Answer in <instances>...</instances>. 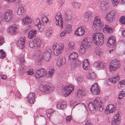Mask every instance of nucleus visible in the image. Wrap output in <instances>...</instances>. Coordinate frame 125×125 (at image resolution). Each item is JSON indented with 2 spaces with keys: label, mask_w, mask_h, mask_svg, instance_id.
<instances>
[{
  "label": "nucleus",
  "mask_w": 125,
  "mask_h": 125,
  "mask_svg": "<svg viewBox=\"0 0 125 125\" xmlns=\"http://www.w3.org/2000/svg\"><path fill=\"white\" fill-rule=\"evenodd\" d=\"M101 104L100 98L97 97L93 100V101L89 102L88 106L90 111L97 110L101 111L103 109Z\"/></svg>",
  "instance_id": "f257e3e1"
},
{
  "label": "nucleus",
  "mask_w": 125,
  "mask_h": 125,
  "mask_svg": "<svg viewBox=\"0 0 125 125\" xmlns=\"http://www.w3.org/2000/svg\"><path fill=\"white\" fill-rule=\"evenodd\" d=\"M42 21L43 24L42 23L40 22V20L39 18L36 19L34 24L36 26L38 27L39 29V31L40 32H42L44 30L45 24L46 22L49 21V20L45 15H44L42 18Z\"/></svg>",
  "instance_id": "f03ea898"
},
{
  "label": "nucleus",
  "mask_w": 125,
  "mask_h": 125,
  "mask_svg": "<svg viewBox=\"0 0 125 125\" xmlns=\"http://www.w3.org/2000/svg\"><path fill=\"white\" fill-rule=\"evenodd\" d=\"M93 41L97 44H102L104 42V36L101 33L96 32L93 35Z\"/></svg>",
  "instance_id": "7ed1b4c3"
},
{
  "label": "nucleus",
  "mask_w": 125,
  "mask_h": 125,
  "mask_svg": "<svg viewBox=\"0 0 125 125\" xmlns=\"http://www.w3.org/2000/svg\"><path fill=\"white\" fill-rule=\"evenodd\" d=\"M64 45L63 44L57 43L54 44L53 46L54 55L58 56L62 53L64 50Z\"/></svg>",
  "instance_id": "20e7f679"
},
{
  "label": "nucleus",
  "mask_w": 125,
  "mask_h": 125,
  "mask_svg": "<svg viewBox=\"0 0 125 125\" xmlns=\"http://www.w3.org/2000/svg\"><path fill=\"white\" fill-rule=\"evenodd\" d=\"M121 65L119 60L115 59H113L110 65V70H115L120 68Z\"/></svg>",
  "instance_id": "39448f33"
},
{
  "label": "nucleus",
  "mask_w": 125,
  "mask_h": 125,
  "mask_svg": "<svg viewBox=\"0 0 125 125\" xmlns=\"http://www.w3.org/2000/svg\"><path fill=\"white\" fill-rule=\"evenodd\" d=\"M93 23L94 27L97 30L101 29L104 25L103 22L101 21L100 18L97 16L95 17Z\"/></svg>",
  "instance_id": "423d86ee"
},
{
  "label": "nucleus",
  "mask_w": 125,
  "mask_h": 125,
  "mask_svg": "<svg viewBox=\"0 0 125 125\" xmlns=\"http://www.w3.org/2000/svg\"><path fill=\"white\" fill-rule=\"evenodd\" d=\"M62 14L59 12L55 16L56 23V25L59 26L61 29L63 27V21L62 18Z\"/></svg>",
  "instance_id": "0eeeda50"
},
{
  "label": "nucleus",
  "mask_w": 125,
  "mask_h": 125,
  "mask_svg": "<svg viewBox=\"0 0 125 125\" xmlns=\"http://www.w3.org/2000/svg\"><path fill=\"white\" fill-rule=\"evenodd\" d=\"M39 89L42 92L47 93H49L53 90L52 88L48 85H43L41 84L39 86Z\"/></svg>",
  "instance_id": "6e6552de"
},
{
  "label": "nucleus",
  "mask_w": 125,
  "mask_h": 125,
  "mask_svg": "<svg viewBox=\"0 0 125 125\" xmlns=\"http://www.w3.org/2000/svg\"><path fill=\"white\" fill-rule=\"evenodd\" d=\"M91 93L94 95H97L100 94V90L99 86L96 83H94L90 89Z\"/></svg>",
  "instance_id": "1a4fd4ad"
},
{
  "label": "nucleus",
  "mask_w": 125,
  "mask_h": 125,
  "mask_svg": "<svg viewBox=\"0 0 125 125\" xmlns=\"http://www.w3.org/2000/svg\"><path fill=\"white\" fill-rule=\"evenodd\" d=\"M12 10H10L6 11L4 14V19L6 22H9L12 19Z\"/></svg>",
  "instance_id": "9d476101"
},
{
  "label": "nucleus",
  "mask_w": 125,
  "mask_h": 125,
  "mask_svg": "<svg viewBox=\"0 0 125 125\" xmlns=\"http://www.w3.org/2000/svg\"><path fill=\"white\" fill-rule=\"evenodd\" d=\"M52 53V52L50 49L46 48L44 52L42 58H43L46 61H48L51 58V56Z\"/></svg>",
  "instance_id": "9b49d317"
},
{
  "label": "nucleus",
  "mask_w": 125,
  "mask_h": 125,
  "mask_svg": "<svg viewBox=\"0 0 125 125\" xmlns=\"http://www.w3.org/2000/svg\"><path fill=\"white\" fill-rule=\"evenodd\" d=\"M120 112H118L112 118L111 124L112 125H118L120 123Z\"/></svg>",
  "instance_id": "f8f14e48"
},
{
  "label": "nucleus",
  "mask_w": 125,
  "mask_h": 125,
  "mask_svg": "<svg viewBox=\"0 0 125 125\" xmlns=\"http://www.w3.org/2000/svg\"><path fill=\"white\" fill-rule=\"evenodd\" d=\"M17 12L18 15H23L25 12L26 10L24 9V5L22 4L19 3L18 5V7Z\"/></svg>",
  "instance_id": "ddd939ff"
},
{
  "label": "nucleus",
  "mask_w": 125,
  "mask_h": 125,
  "mask_svg": "<svg viewBox=\"0 0 125 125\" xmlns=\"http://www.w3.org/2000/svg\"><path fill=\"white\" fill-rule=\"evenodd\" d=\"M94 67L98 70H103L105 67V64L103 62H95L93 65Z\"/></svg>",
  "instance_id": "4468645a"
},
{
  "label": "nucleus",
  "mask_w": 125,
  "mask_h": 125,
  "mask_svg": "<svg viewBox=\"0 0 125 125\" xmlns=\"http://www.w3.org/2000/svg\"><path fill=\"white\" fill-rule=\"evenodd\" d=\"M115 13L113 11H111L107 14L105 17L106 20L109 22H111L113 20Z\"/></svg>",
  "instance_id": "2eb2a0df"
},
{
  "label": "nucleus",
  "mask_w": 125,
  "mask_h": 125,
  "mask_svg": "<svg viewBox=\"0 0 125 125\" xmlns=\"http://www.w3.org/2000/svg\"><path fill=\"white\" fill-rule=\"evenodd\" d=\"M116 39L113 36H112L109 38L107 43V45L110 48L114 47L115 44Z\"/></svg>",
  "instance_id": "dca6fc26"
},
{
  "label": "nucleus",
  "mask_w": 125,
  "mask_h": 125,
  "mask_svg": "<svg viewBox=\"0 0 125 125\" xmlns=\"http://www.w3.org/2000/svg\"><path fill=\"white\" fill-rule=\"evenodd\" d=\"M74 88V86L72 84H70L68 86H65L64 87V90L65 94L67 96L69 95L71 93Z\"/></svg>",
  "instance_id": "f3484780"
},
{
  "label": "nucleus",
  "mask_w": 125,
  "mask_h": 125,
  "mask_svg": "<svg viewBox=\"0 0 125 125\" xmlns=\"http://www.w3.org/2000/svg\"><path fill=\"white\" fill-rule=\"evenodd\" d=\"M35 98V94L34 93H30L27 97L28 102L32 104L34 103Z\"/></svg>",
  "instance_id": "a211bd4d"
},
{
  "label": "nucleus",
  "mask_w": 125,
  "mask_h": 125,
  "mask_svg": "<svg viewBox=\"0 0 125 125\" xmlns=\"http://www.w3.org/2000/svg\"><path fill=\"white\" fill-rule=\"evenodd\" d=\"M46 71H37L35 76L36 78L38 79L41 77H43L47 74Z\"/></svg>",
  "instance_id": "6ab92c4d"
},
{
  "label": "nucleus",
  "mask_w": 125,
  "mask_h": 125,
  "mask_svg": "<svg viewBox=\"0 0 125 125\" xmlns=\"http://www.w3.org/2000/svg\"><path fill=\"white\" fill-rule=\"evenodd\" d=\"M25 38H21L17 42L18 46L20 48L22 49L24 47V44L25 43Z\"/></svg>",
  "instance_id": "aec40b11"
},
{
  "label": "nucleus",
  "mask_w": 125,
  "mask_h": 125,
  "mask_svg": "<svg viewBox=\"0 0 125 125\" xmlns=\"http://www.w3.org/2000/svg\"><path fill=\"white\" fill-rule=\"evenodd\" d=\"M87 78L91 80H93L96 78V75L94 72L92 71H89L86 73Z\"/></svg>",
  "instance_id": "412c9836"
},
{
  "label": "nucleus",
  "mask_w": 125,
  "mask_h": 125,
  "mask_svg": "<svg viewBox=\"0 0 125 125\" xmlns=\"http://www.w3.org/2000/svg\"><path fill=\"white\" fill-rule=\"evenodd\" d=\"M67 106V102L65 101H63L61 103H58L57 104V107L58 109L64 110L65 108Z\"/></svg>",
  "instance_id": "4be33fe9"
},
{
  "label": "nucleus",
  "mask_w": 125,
  "mask_h": 125,
  "mask_svg": "<svg viewBox=\"0 0 125 125\" xmlns=\"http://www.w3.org/2000/svg\"><path fill=\"white\" fill-rule=\"evenodd\" d=\"M17 25L15 24H13L10 26L9 31L12 34L15 35L17 33Z\"/></svg>",
  "instance_id": "5701e85b"
},
{
  "label": "nucleus",
  "mask_w": 125,
  "mask_h": 125,
  "mask_svg": "<svg viewBox=\"0 0 125 125\" xmlns=\"http://www.w3.org/2000/svg\"><path fill=\"white\" fill-rule=\"evenodd\" d=\"M85 33L84 30L82 27L78 28L75 31L74 34L77 36H80L83 35Z\"/></svg>",
  "instance_id": "b1692460"
},
{
  "label": "nucleus",
  "mask_w": 125,
  "mask_h": 125,
  "mask_svg": "<svg viewBox=\"0 0 125 125\" xmlns=\"http://www.w3.org/2000/svg\"><path fill=\"white\" fill-rule=\"evenodd\" d=\"M81 63L80 61L78 60H76L73 62L71 64V67L72 69L74 70L76 67H78Z\"/></svg>",
  "instance_id": "393cba45"
},
{
  "label": "nucleus",
  "mask_w": 125,
  "mask_h": 125,
  "mask_svg": "<svg viewBox=\"0 0 125 125\" xmlns=\"http://www.w3.org/2000/svg\"><path fill=\"white\" fill-rule=\"evenodd\" d=\"M21 20L23 22L22 24L24 25H28L31 24L32 21V20L31 18L29 17L26 16V18L22 19Z\"/></svg>",
  "instance_id": "a878e982"
},
{
  "label": "nucleus",
  "mask_w": 125,
  "mask_h": 125,
  "mask_svg": "<svg viewBox=\"0 0 125 125\" xmlns=\"http://www.w3.org/2000/svg\"><path fill=\"white\" fill-rule=\"evenodd\" d=\"M120 77L118 74L115 75L114 77L111 78H109L108 80L109 81L113 83H117L119 80Z\"/></svg>",
  "instance_id": "bb28decb"
},
{
  "label": "nucleus",
  "mask_w": 125,
  "mask_h": 125,
  "mask_svg": "<svg viewBox=\"0 0 125 125\" xmlns=\"http://www.w3.org/2000/svg\"><path fill=\"white\" fill-rule=\"evenodd\" d=\"M90 63L88 59L85 60L83 62V68L84 70H89Z\"/></svg>",
  "instance_id": "cd10ccee"
},
{
  "label": "nucleus",
  "mask_w": 125,
  "mask_h": 125,
  "mask_svg": "<svg viewBox=\"0 0 125 125\" xmlns=\"http://www.w3.org/2000/svg\"><path fill=\"white\" fill-rule=\"evenodd\" d=\"M37 32L36 30H30L28 34V38L29 39H31L35 37Z\"/></svg>",
  "instance_id": "c85d7f7f"
},
{
  "label": "nucleus",
  "mask_w": 125,
  "mask_h": 125,
  "mask_svg": "<svg viewBox=\"0 0 125 125\" xmlns=\"http://www.w3.org/2000/svg\"><path fill=\"white\" fill-rule=\"evenodd\" d=\"M100 8L103 10H105L108 7V2L106 1H102L100 4Z\"/></svg>",
  "instance_id": "c756f323"
},
{
  "label": "nucleus",
  "mask_w": 125,
  "mask_h": 125,
  "mask_svg": "<svg viewBox=\"0 0 125 125\" xmlns=\"http://www.w3.org/2000/svg\"><path fill=\"white\" fill-rule=\"evenodd\" d=\"M85 92V91L83 88L80 87L79 88L77 91L76 93V97L77 98H79L80 96L83 95H84V93Z\"/></svg>",
  "instance_id": "7c9ffc66"
},
{
  "label": "nucleus",
  "mask_w": 125,
  "mask_h": 125,
  "mask_svg": "<svg viewBox=\"0 0 125 125\" xmlns=\"http://www.w3.org/2000/svg\"><path fill=\"white\" fill-rule=\"evenodd\" d=\"M65 21L66 23L69 24L73 22L72 16L70 15H67L65 17Z\"/></svg>",
  "instance_id": "2f4dec72"
},
{
  "label": "nucleus",
  "mask_w": 125,
  "mask_h": 125,
  "mask_svg": "<svg viewBox=\"0 0 125 125\" xmlns=\"http://www.w3.org/2000/svg\"><path fill=\"white\" fill-rule=\"evenodd\" d=\"M66 62L65 59L63 58L58 60L56 64L58 67H61V66L65 64Z\"/></svg>",
  "instance_id": "473e14b6"
},
{
  "label": "nucleus",
  "mask_w": 125,
  "mask_h": 125,
  "mask_svg": "<svg viewBox=\"0 0 125 125\" xmlns=\"http://www.w3.org/2000/svg\"><path fill=\"white\" fill-rule=\"evenodd\" d=\"M35 46L38 47H40L42 43V40L40 38H37L34 40Z\"/></svg>",
  "instance_id": "72a5a7b5"
},
{
  "label": "nucleus",
  "mask_w": 125,
  "mask_h": 125,
  "mask_svg": "<svg viewBox=\"0 0 125 125\" xmlns=\"http://www.w3.org/2000/svg\"><path fill=\"white\" fill-rule=\"evenodd\" d=\"M24 55L22 54H20L19 57V61L20 64H23L25 63V60L24 59Z\"/></svg>",
  "instance_id": "f704fd0d"
},
{
  "label": "nucleus",
  "mask_w": 125,
  "mask_h": 125,
  "mask_svg": "<svg viewBox=\"0 0 125 125\" xmlns=\"http://www.w3.org/2000/svg\"><path fill=\"white\" fill-rule=\"evenodd\" d=\"M72 31V26L71 24H68L65 30L66 33H70Z\"/></svg>",
  "instance_id": "c9c22d12"
},
{
  "label": "nucleus",
  "mask_w": 125,
  "mask_h": 125,
  "mask_svg": "<svg viewBox=\"0 0 125 125\" xmlns=\"http://www.w3.org/2000/svg\"><path fill=\"white\" fill-rule=\"evenodd\" d=\"M54 112V111L52 109H48L46 111V114L48 117H50L52 114Z\"/></svg>",
  "instance_id": "e433bc0d"
},
{
  "label": "nucleus",
  "mask_w": 125,
  "mask_h": 125,
  "mask_svg": "<svg viewBox=\"0 0 125 125\" xmlns=\"http://www.w3.org/2000/svg\"><path fill=\"white\" fill-rule=\"evenodd\" d=\"M117 87L119 89L125 87V81H122L119 82L117 84Z\"/></svg>",
  "instance_id": "4c0bfd02"
},
{
  "label": "nucleus",
  "mask_w": 125,
  "mask_h": 125,
  "mask_svg": "<svg viewBox=\"0 0 125 125\" xmlns=\"http://www.w3.org/2000/svg\"><path fill=\"white\" fill-rule=\"evenodd\" d=\"M109 110L110 113H112L114 112L115 109L114 106L112 104H109L107 106Z\"/></svg>",
  "instance_id": "58836bf2"
},
{
  "label": "nucleus",
  "mask_w": 125,
  "mask_h": 125,
  "mask_svg": "<svg viewBox=\"0 0 125 125\" xmlns=\"http://www.w3.org/2000/svg\"><path fill=\"white\" fill-rule=\"evenodd\" d=\"M78 56L77 54L74 52L71 53L69 56V59H75Z\"/></svg>",
  "instance_id": "ea45409f"
},
{
  "label": "nucleus",
  "mask_w": 125,
  "mask_h": 125,
  "mask_svg": "<svg viewBox=\"0 0 125 125\" xmlns=\"http://www.w3.org/2000/svg\"><path fill=\"white\" fill-rule=\"evenodd\" d=\"M93 16V14L90 11L86 12L85 14V17L87 19L90 18Z\"/></svg>",
  "instance_id": "a19ab883"
},
{
  "label": "nucleus",
  "mask_w": 125,
  "mask_h": 125,
  "mask_svg": "<svg viewBox=\"0 0 125 125\" xmlns=\"http://www.w3.org/2000/svg\"><path fill=\"white\" fill-rule=\"evenodd\" d=\"M81 42V46H83L84 47L86 48H87V46H88V42L86 39H84Z\"/></svg>",
  "instance_id": "79ce46f5"
},
{
  "label": "nucleus",
  "mask_w": 125,
  "mask_h": 125,
  "mask_svg": "<svg viewBox=\"0 0 125 125\" xmlns=\"http://www.w3.org/2000/svg\"><path fill=\"white\" fill-rule=\"evenodd\" d=\"M40 57V56L38 53H34L33 54L30 56V58L31 59H38L39 57Z\"/></svg>",
  "instance_id": "37998d69"
},
{
  "label": "nucleus",
  "mask_w": 125,
  "mask_h": 125,
  "mask_svg": "<svg viewBox=\"0 0 125 125\" xmlns=\"http://www.w3.org/2000/svg\"><path fill=\"white\" fill-rule=\"evenodd\" d=\"M86 47H84L83 46H81L79 50V52L80 53H84L85 52V48Z\"/></svg>",
  "instance_id": "c03bdc74"
},
{
  "label": "nucleus",
  "mask_w": 125,
  "mask_h": 125,
  "mask_svg": "<svg viewBox=\"0 0 125 125\" xmlns=\"http://www.w3.org/2000/svg\"><path fill=\"white\" fill-rule=\"evenodd\" d=\"M0 58L2 59L4 58L6 56V53L4 52L3 51V50L1 49L0 50Z\"/></svg>",
  "instance_id": "a18cd8bd"
},
{
  "label": "nucleus",
  "mask_w": 125,
  "mask_h": 125,
  "mask_svg": "<svg viewBox=\"0 0 125 125\" xmlns=\"http://www.w3.org/2000/svg\"><path fill=\"white\" fill-rule=\"evenodd\" d=\"M119 21L121 23L125 24V16L121 17Z\"/></svg>",
  "instance_id": "49530a36"
},
{
  "label": "nucleus",
  "mask_w": 125,
  "mask_h": 125,
  "mask_svg": "<svg viewBox=\"0 0 125 125\" xmlns=\"http://www.w3.org/2000/svg\"><path fill=\"white\" fill-rule=\"evenodd\" d=\"M104 29H105V30H106L108 33H110L112 32L113 31L112 29L109 28L107 25H105V27Z\"/></svg>",
  "instance_id": "de8ad7c7"
},
{
  "label": "nucleus",
  "mask_w": 125,
  "mask_h": 125,
  "mask_svg": "<svg viewBox=\"0 0 125 125\" xmlns=\"http://www.w3.org/2000/svg\"><path fill=\"white\" fill-rule=\"evenodd\" d=\"M46 36L47 37H50L52 33V31L51 30H48L46 32Z\"/></svg>",
  "instance_id": "09e8293b"
},
{
  "label": "nucleus",
  "mask_w": 125,
  "mask_h": 125,
  "mask_svg": "<svg viewBox=\"0 0 125 125\" xmlns=\"http://www.w3.org/2000/svg\"><path fill=\"white\" fill-rule=\"evenodd\" d=\"M73 5L76 9L79 8L80 6V4L79 3L76 2L73 3Z\"/></svg>",
  "instance_id": "8fccbe9b"
},
{
  "label": "nucleus",
  "mask_w": 125,
  "mask_h": 125,
  "mask_svg": "<svg viewBox=\"0 0 125 125\" xmlns=\"http://www.w3.org/2000/svg\"><path fill=\"white\" fill-rule=\"evenodd\" d=\"M74 44L73 42H69L68 44V48L70 49H73L74 46Z\"/></svg>",
  "instance_id": "3c124183"
},
{
  "label": "nucleus",
  "mask_w": 125,
  "mask_h": 125,
  "mask_svg": "<svg viewBox=\"0 0 125 125\" xmlns=\"http://www.w3.org/2000/svg\"><path fill=\"white\" fill-rule=\"evenodd\" d=\"M29 46L31 48H33L34 47H36L34 40H33L31 42H30Z\"/></svg>",
  "instance_id": "603ef678"
},
{
  "label": "nucleus",
  "mask_w": 125,
  "mask_h": 125,
  "mask_svg": "<svg viewBox=\"0 0 125 125\" xmlns=\"http://www.w3.org/2000/svg\"><path fill=\"white\" fill-rule=\"evenodd\" d=\"M118 0H111L114 6H117L118 3Z\"/></svg>",
  "instance_id": "864d4df0"
},
{
  "label": "nucleus",
  "mask_w": 125,
  "mask_h": 125,
  "mask_svg": "<svg viewBox=\"0 0 125 125\" xmlns=\"http://www.w3.org/2000/svg\"><path fill=\"white\" fill-rule=\"evenodd\" d=\"M3 21V18L2 14L0 13V24H2Z\"/></svg>",
  "instance_id": "5fc2aeb1"
},
{
  "label": "nucleus",
  "mask_w": 125,
  "mask_h": 125,
  "mask_svg": "<svg viewBox=\"0 0 125 125\" xmlns=\"http://www.w3.org/2000/svg\"><path fill=\"white\" fill-rule=\"evenodd\" d=\"M43 58H42V56H41L40 58L37 61V64L38 65H41L42 62V60Z\"/></svg>",
  "instance_id": "6e6d98bb"
},
{
  "label": "nucleus",
  "mask_w": 125,
  "mask_h": 125,
  "mask_svg": "<svg viewBox=\"0 0 125 125\" xmlns=\"http://www.w3.org/2000/svg\"><path fill=\"white\" fill-rule=\"evenodd\" d=\"M95 53L96 54L98 55L99 56L102 53L100 51L99 49H97L95 51Z\"/></svg>",
  "instance_id": "4d7b16f0"
},
{
  "label": "nucleus",
  "mask_w": 125,
  "mask_h": 125,
  "mask_svg": "<svg viewBox=\"0 0 125 125\" xmlns=\"http://www.w3.org/2000/svg\"><path fill=\"white\" fill-rule=\"evenodd\" d=\"M26 67L23 65H22L19 67V69L21 71L26 70Z\"/></svg>",
  "instance_id": "13d9d810"
},
{
  "label": "nucleus",
  "mask_w": 125,
  "mask_h": 125,
  "mask_svg": "<svg viewBox=\"0 0 125 125\" xmlns=\"http://www.w3.org/2000/svg\"><path fill=\"white\" fill-rule=\"evenodd\" d=\"M71 119V117L70 115L67 116L66 117V120L67 121H68V122H70Z\"/></svg>",
  "instance_id": "bf43d9fd"
},
{
  "label": "nucleus",
  "mask_w": 125,
  "mask_h": 125,
  "mask_svg": "<svg viewBox=\"0 0 125 125\" xmlns=\"http://www.w3.org/2000/svg\"><path fill=\"white\" fill-rule=\"evenodd\" d=\"M54 71H48V73L49 75H50V77H51L53 74Z\"/></svg>",
  "instance_id": "052dcab7"
},
{
  "label": "nucleus",
  "mask_w": 125,
  "mask_h": 125,
  "mask_svg": "<svg viewBox=\"0 0 125 125\" xmlns=\"http://www.w3.org/2000/svg\"><path fill=\"white\" fill-rule=\"evenodd\" d=\"M85 125H93L91 122L90 120H88L86 123Z\"/></svg>",
  "instance_id": "680f3d73"
},
{
  "label": "nucleus",
  "mask_w": 125,
  "mask_h": 125,
  "mask_svg": "<svg viewBox=\"0 0 125 125\" xmlns=\"http://www.w3.org/2000/svg\"><path fill=\"white\" fill-rule=\"evenodd\" d=\"M106 108H107L105 110V113L106 115H108L111 113H110L109 110L108 108L107 107Z\"/></svg>",
  "instance_id": "e2e57ef3"
},
{
  "label": "nucleus",
  "mask_w": 125,
  "mask_h": 125,
  "mask_svg": "<svg viewBox=\"0 0 125 125\" xmlns=\"http://www.w3.org/2000/svg\"><path fill=\"white\" fill-rule=\"evenodd\" d=\"M4 40V38L3 37H0V45H1Z\"/></svg>",
  "instance_id": "0e129e2a"
},
{
  "label": "nucleus",
  "mask_w": 125,
  "mask_h": 125,
  "mask_svg": "<svg viewBox=\"0 0 125 125\" xmlns=\"http://www.w3.org/2000/svg\"><path fill=\"white\" fill-rule=\"evenodd\" d=\"M77 80L78 82L81 83L83 80V78L81 77H79Z\"/></svg>",
  "instance_id": "69168bd1"
},
{
  "label": "nucleus",
  "mask_w": 125,
  "mask_h": 125,
  "mask_svg": "<svg viewBox=\"0 0 125 125\" xmlns=\"http://www.w3.org/2000/svg\"><path fill=\"white\" fill-rule=\"evenodd\" d=\"M27 72L28 74L30 75H32L34 73L33 71H27Z\"/></svg>",
  "instance_id": "338daca9"
},
{
  "label": "nucleus",
  "mask_w": 125,
  "mask_h": 125,
  "mask_svg": "<svg viewBox=\"0 0 125 125\" xmlns=\"http://www.w3.org/2000/svg\"><path fill=\"white\" fill-rule=\"evenodd\" d=\"M65 34V32H62L60 34V35L61 37H63L64 36Z\"/></svg>",
  "instance_id": "774afa93"
}]
</instances>
